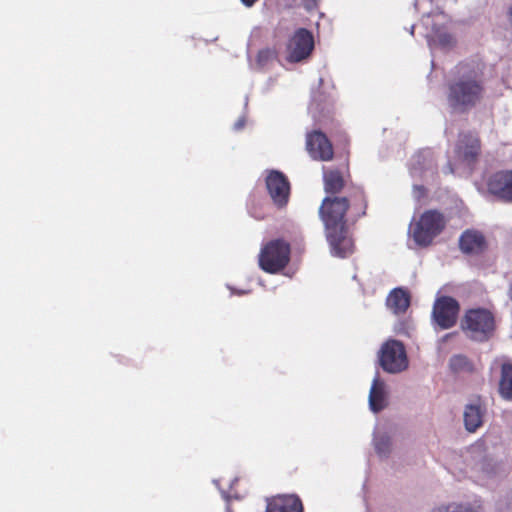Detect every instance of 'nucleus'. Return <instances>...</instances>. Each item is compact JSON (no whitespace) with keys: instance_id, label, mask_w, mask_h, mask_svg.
Wrapping results in <instances>:
<instances>
[{"instance_id":"obj_1","label":"nucleus","mask_w":512,"mask_h":512,"mask_svg":"<svg viewBox=\"0 0 512 512\" xmlns=\"http://www.w3.org/2000/svg\"><path fill=\"white\" fill-rule=\"evenodd\" d=\"M348 207L349 201L345 197H326L319 209L331 252L341 258L347 257L353 251V243L346 230L345 214Z\"/></svg>"},{"instance_id":"obj_2","label":"nucleus","mask_w":512,"mask_h":512,"mask_svg":"<svg viewBox=\"0 0 512 512\" xmlns=\"http://www.w3.org/2000/svg\"><path fill=\"white\" fill-rule=\"evenodd\" d=\"M483 87L480 75L467 66L459 67V76L449 86L448 103L454 110L465 111L481 98Z\"/></svg>"},{"instance_id":"obj_3","label":"nucleus","mask_w":512,"mask_h":512,"mask_svg":"<svg viewBox=\"0 0 512 512\" xmlns=\"http://www.w3.org/2000/svg\"><path fill=\"white\" fill-rule=\"evenodd\" d=\"M461 326L469 338L476 341H485L494 332L495 319L493 314L487 309H470L466 312Z\"/></svg>"},{"instance_id":"obj_4","label":"nucleus","mask_w":512,"mask_h":512,"mask_svg":"<svg viewBox=\"0 0 512 512\" xmlns=\"http://www.w3.org/2000/svg\"><path fill=\"white\" fill-rule=\"evenodd\" d=\"M445 227L443 215L435 210L424 212L419 220L411 223L409 234L418 246H427Z\"/></svg>"},{"instance_id":"obj_5","label":"nucleus","mask_w":512,"mask_h":512,"mask_svg":"<svg viewBox=\"0 0 512 512\" xmlns=\"http://www.w3.org/2000/svg\"><path fill=\"white\" fill-rule=\"evenodd\" d=\"M290 260V245L280 239L265 244L259 254V266L268 273H277Z\"/></svg>"},{"instance_id":"obj_6","label":"nucleus","mask_w":512,"mask_h":512,"mask_svg":"<svg viewBox=\"0 0 512 512\" xmlns=\"http://www.w3.org/2000/svg\"><path fill=\"white\" fill-rule=\"evenodd\" d=\"M380 365L390 374L400 373L408 368V358L404 345L398 340H388L381 347Z\"/></svg>"},{"instance_id":"obj_7","label":"nucleus","mask_w":512,"mask_h":512,"mask_svg":"<svg viewBox=\"0 0 512 512\" xmlns=\"http://www.w3.org/2000/svg\"><path fill=\"white\" fill-rule=\"evenodd\" d=\"M444 19L445 16L441 12L433 15L428 14L422 19L423 25L426 28L431 26V30L426 33V38L432 49H449L455 43L453 36L450 35L442 26Z\"/></svg>"},{"instance_id":"obj_8","label":"nucleus","mask_w":512,"mask_h":512,"mask_svg":"<svg viewBox=\"0 0 512 512\" xmlns=\"http://www.w3.org/2000/svg\"><path fill=\"white\" fill-rule=\"evenodd\" d=\"M459 305L451 297H441L433 306L432 317L435 323L442 329H448L456 323Z\"/></svg>"},{"instance_id":"obj_9","label":"nucleus","mask_w":512,"mask_h":512,"mask_svg":"<svg viewBox=\"0 0 512 512\" xmlns=\"http://www.w3.org/2000/svg\"><path fill=\"white\" fill-rule=\"evenodd\" d=\"M266 187L276 206L284 207L288 203L290 184L283 173L276 170L270 171L266 177Z\"/></svg>"},{"instance_id":"obj_10","label":"nucleus","mask_w":512,"mask_h":512,"mask_svg":"<svg viewBox=\"0 0 512 512\" xmlns=\"http://www.w3.org/2000/svg\"><path fill=\"white\" fill-rule=\"evenodd\" d=\"M314 48L312 34L304 29H298L290 39L288 45V59L291 62H299L307 58Z\"/></svg>"},{"instance_id":"obj_11","label":"nucleus","mask_w":512,"mask_h":512,"mask_svg":"<svg viewBox=\"0 0 512 512\" xmlns=\"http://www.w3.org/2000/svg\"><path fill=\"white\" fill-rule=\"evenodd\" d=\"M306 147L314 160L329 161L333 157V148L326 137L320 131H314L307 135Z\"/></svg>"},{"instance_id":"obj_12","label":"nucleus","mask_w":512,"mask_h":512,"mask_svg":"<svg viewBox=\"0 0 512 512\" xmlns=\"http://www.w3.org/2000/svg\"><path fill=\"white\" fill-rule=\"evenodd\" d=\"M389 400V387L378 375L374 377L369 391V408L372 412L378 413L387 407Z\"/></svg>"},{"instance_id":"obj_13","label":"nucleus","mask_w":512,"mask_h":512,"mask_svg":"<svg viewBox=\"0 0 512 512\" xmlns=\"http://www.w3.org/2000/svg\"><path fill=\"white\" fill-rule=\"evenodd\" d=\"M488 189L499 198L512 201V171H501L492 175L488 181Z\"/></svg>"},{"instance_id":"obj_14","label":"nucleus","mask_w":512,"mask_h":512,"mask_svg":"<svg viewBox=\"0 0 512 512\" xmlns=\"http://www.w3.org/2000/svg\"><path fill=\"white\" fill-rule=\"evenodd\" d=\"M435 167L433 153L430 150H423L414 156L411 174L427 179L433 176Z\"/></svg>"},{"instance_id":"obj_15","label":"nucleus","mask_w":512,"mask_h":512,"mask_svg":"<svg viewBox=\"0 0 512 512\" xmlns=\"http://www.w3.org/2000/svg\"><path fill=\"white\" fill-rule=\"evenodd\" d=\"M266 512H303V506L295 495H280L268 501Z\"/></svg>"},{"instance_id":"obj_16","label":"nucleus","mask_w":512,"mask_h":512,"mask_svg":"<svg viewBox=\"0 0 512 512\" xmlns=\"http://www.w3.org/2000/svg\"><path fill=\"white\" fill-rule=\"evenodd\" d=\"M485 409L479 399L468 403L464 409V425L469 432H475L483 423Z\"/></svg>"},{"instance_id":"obj_17","label":"nucleus","mask_w":512,"mask_h":512,"mask_svg":"<svg viewBox=\"0 0 512 512\" xmlns=\"http://www.w3.org/2000/svg\"><path fill=\"white\" fill-rule=\"evenodd\" d=\"M478 151V139L473 135H464L459 140L456 155L459 160L469 165L476 158Z\"/></svg>"},{"instance_id":"obj_18","label":"nucleus","mask_w":512,"mask_h":512,"mask_svg":"<svg viewBox=\"0 0 512 512\" xmlns=\"http://www.w3.org/2000/svg\"><path fill=\"white\" fill-rule=\"evenodd\" d=\"M430 512H483V506L478 500L473 502L451 501L433 507Z\"/></svg>"},{"instance_id":"obj_19","label":"nucleus","mask_w":512,"mask_h":512,"mask_svg":"<svg viewBox=\"0 0 512 512\" xmlns=\"http://www.w3.org/2000/svg\"><path fill=\"white\" fill-rule=\"evenodd\" d=\"M484 245L483 235L476 231H466L460 238V248L465 253H478Z\"/></svg>"},{"instance_id":"obj_20","label":"nucleus","mask_w":512,"mask_h":512,"mask_svg":"<svg viewBox=\"0 0 512 512\" xmlns=\"http://www.w3.org/2000/svg\"><path fill=\"white\" fill-rule=\"evenodd\" d=\"M373 445L380 457H387L392 451V435L386 429L378 427L374 432Z\"/></svg>"},{"instance_id":"obj_21","label":"nucleus","mask_w":512,"mask_h":512,"mask_svg":"<svg viewBox=\"0 0 512 512\" xmlns=\"http://www.w3.org/2000/svg\"><path fill=\"white\" fill-rule=\"evenodd\" d=\"M409 304V295L401 288L394 289L387 297V306L396 314L406 311Z\"/></svg>"},{"instance_id":"obj_22","label":"nucleus","mask_w":512,"mask_h":512,"mask_svg":"<svg viewBox=\"0 0 512 512\" xmlns=\"http://www.w3.org/2000/svg\"><path fill=\"white\" fill-rule=\"evenodd\" d=\"M499 393L506 400H512V364L502 365Z\"/></svg>"},{"instance_id":"obj_23","label":"nucleus","mask_w":512,"mask_h":512,"mask_svg":"<svg viewBox=\"0 0 512 512\" xmlns=\"http://www.w3.org/2000/svg\"><path fill=\"white\" fill-rule=\"evenodd\" d=\"M343 186L344 180L338 171H324V188L327 193H338Z\"/></svg>"},{"instance_id":"obj_24","label":"nucleus","mask_w":512,"mask_h":512,"mask_svg":"<svg viewBox=\"0 0 512 512\" xmlns=\"http://www.w3.org/2000/svg\"><path fill=\"white\" fill-rule=\"evenodd\" d=\"M276 58V53L270 48L262 49L257 55V65L259 68H263L271 63Z\"/></svg>"},{"instance_id":"obj_25","label":"nucleus","mask_w":512,"mask_h":512,"mask_svg":"<svg viewBox=\"0 0 512 512\" xmlns=\"http://www.w3.org/2000/svg\"><path fill=\"white\" fill-rule=\"evenodd\" d=\"M450 367L455 371L463 370L467 367V358L461 355H455L450 359Z\"/></svg>"},{"instance_id":"obj_26","label":"nucleus","mask_w":512,"mask_h":512,"mask_svg":"<svg viewBox=\"0 0 512 512\" xmlns=\"http://www.w3.org/2000/svg\"><path fill=\"white\" fill-rule=\"evenodd\" d=\"M482 452H483V447L481 444H476V445H473L471 448H470V451H469V454L472 458H476L478 456H481L482 455Z\"/></svg>"},{"instance_id":"obj_27","label":"nucleus","mask_w":512,"mask_h":512,"mask_svg":"<svg viewBox=\"0 0 512 512\" xmlns=\"http://www.w3.org/2000/svg\"><path fill=\"white\" fill-rule=\"evenodd\" d=\"M413 193L416 198H420L424 194V189L422 186L414 185Z\"/></svg>"},{"instance_id":"obj_28","label":"nucleus","mask_w":512,"mask_h":512,"mask_svg":"<svg viewBox=\"0 0 512 512\" xmlns=\"http://www.w3.org/2000/svg\"><path fill=\"white\" fill-rule=\"evenodd\" d=\"M304 5L307 9H312L315 7L316 5V1L315 0H305L304 1Z\"/></svg>"},{"instance_id":"obj_29","label":"nucleus","mask_w":512,"mask_h":512,"mask_svg":"<svg viewBox=\"0 0 512 512\" xmlns=\"http://www.w3.org/2000/svg\"><path fill=\"white\" fill-rule=\"evenodd\" d=\"M244 123H245V121H244V119H243V118L239 119V120L234 124V129H235V130H240V129H242V128L244 127Z\"/></svg>"},{"instance_id":"obj_30","label":"nucleus","mask_w":512,"mask_h":512,"mask_svg":"<svg viewBox=\"0 0 512 512\" xmlns=\"http://www.w3.org/2000/svg\"><path fill=\"white\" fill-rule=\"evenodd\" d=\"M256 1L257 0H241V2L247 7L253 6Z\"/></svg>"},{"instance_id":"obj_31","label":"nucleus","mask_w":512,"mask_h":512,"mask_svg":"<svg viewBox=\"0 0 512 512\" xmlns=\"http://www.w3.org/2000/svg\"><path fill=\"white\" fill-rule=\"evenodd\" d=\"M221 494H222V497L225 499V500H229V495L225 492V491H221Z\"/></svg>"},{"instance_id":"obj_32","label":"nucleus","mask_w":512,"mask_h":512,"mask_svg":"<svg viewBox=\"0 0 512 512\" xmlns=\"http://www.w3.org/2000/svg\"><path fill=\"white\" fill-rule=\"evenodd\" d=\"M455 170H456V168L452 167V165H451V164H449V165H448V172H450V173H454V172H455Z\"/></svg>"},{"instance_id":"obj_33","label":"nucleus","mask_w":512,"mask_h":512,"mask_svg":"<svg viewBox=\"0 0 512 512\" xmlns=\"http://www.w3.org/2000/svg\"><path fill=\"white\" fill-rule=\"evenodd\" d=\"M478 465L480 466V469H484V463L483 462L478 463Z\"/></svg>"},{"instance_id":"obj_34","label":"nucleus","mask_w":512,"mask_h":512,"mask_svg":"<svg viewBox=\"0 0 512 512\" xmlns=\"http://www.w3.org/2000/svg\"><path fill=\"white\" fill-rule=\"evenodd\" d=\"M418 4H419V2H418V1H416V2H415V8H416V9H418Z\"/></svg>"},{"instance_id":"obj_35","label":"nucleus","mask_w":512,"mask_h":512,"mask_svg":"<svg viewBox=\"0 0 512 512\" xmlns=\"http://www.w3.org/2000/svg\"><path fill=\"white\" fill-rule=\"evenodd\" d=\"M414 32V26L411 27L410 33L413 34Z\"/></svg>"},{"instance_id":"obj_36","label":"nucleus","mask_w":512,"mask_h":512,"mask_svg":"<svg viewBox=\"0 0 512 512\" xmlns=\"http://www.w3.org/2000/svg\"><path fill=\"white\" fill-rule=\"evenodd\" d=\"M511 299H512V288H511Z\"/></svg>"},{"instance_id":"obj_37","label":"nucleus","mask_w":512,"mask_h":512,"mask_svg":"<svg viewBox=\"0 0 512 512\" xmlns=\"http://www.w3.org/2000/svg\"><path fill=\"white\" fill-rule=\"evenodd\" d=\"M227 512H230V511H229V507H227Z\"/></svg>"}]
</instances>
